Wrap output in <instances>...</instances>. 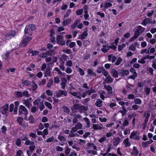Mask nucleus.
Returning a JSON list of instances; mask_svg holds the SVG:
<instances>
[{
  "instance_id": "obj_1",
  "label": "nucleus",
  "mask_w": 156,
  "mask_h": 156,
  "mask_svg": "<svg viewBox=\"0 0 156 156\" xmlns=\"http://www.w3.org/2000/svg\"><path fill=\"white\" fill-rule=\"evenodd\" d=\"M36 27L34 24H30L27 25L24 29V34H27L31 31H32L35 30Z\"/></svg>"
},
{
  "instance_id": "obj_2",
  "label": "nucleus",
  "mask_w": 156,
  "mask_h": 156,
  "mask_svg": "<svg viewBox=\"0 0 156 156\" xmlns=\"http://www.w3.org/2000/svg\"><path fill=\"white\" fill-rule=\"evenodd\" d=\"M145 28L140 26H138L136 27L135 32V35L136 37H138L144 31Z\"/></svg>"
},
{
  "instance_id": "obj_3",
  "label": "nucleus",
  "mask_w": 156,
  "mask_h": 156,
  "mask_svg": "<svg viewBox=\"0 0 156 156\" xmlns=\"http://www.w3.org/2000/svg\"><path fill=\"white\" fill-rule=\"evenodd\" d=\"M16 34V32L15 31H9L5 34V38L7 40H9L14 37Z\"/></svg>"
},
{
  "instance_id": "obj_4",
  "label": "nucleus",
  "mask_w": 156,
  "mask_h": 156,
  "mask_svg": "<svg viewBox=\"0 0 156 156\" xmlns=\"http://www.w3.org/2000/svg\"><path fill=\"white\" fill-rule=\"evenodd\" d=\"M26 34H24L23 37L22 45L24 47L27 45L28 42L31 40L32 38L30 37H27L26 36Z\"/></svg>"
},
{
  "instance_id": "obj_5",
  "label": "nucleus",
  "mask_w": 156,
  "mask_h": 156,
  "mask_svg": "<svg viewBox=\"0 0 156 156\" xmlns=\"http://www.w3.org/2000/svg\"><path fill=\"white\" fill-rule=\"evenodd\" d=\"M9 110V104H6L3 105L2 107L0 108V112H2V114H4L6 116L8 115V113L7 112Z\"/></svg>"
},
{
  "instance_id": "obj_6",
  "label": "nucleus",
  "mask_w": 156,
  "mask_h": 156,
  "mask_svg": "<svg viewBox=\"0 0 156 156\" xmlns=\"http://www.w3.org/2000/svg\"><path fill=\"white\" fill-rule=\"evenodd\" d=\"M63 37L61 35H58L56 37L57 43L61 46L65 45L66 43L63 39Z\"/></svg>"
},
{
  "instance_id": "obj_7",
  "label": "nucleus",
  "mask_w": 156,
  "mask_h": 156,
  "mask_svg": "<svg viewBox=\"0 0 156 156\" xmlns=\"http://www.w3.org/2000/svg\"><path fill=\"white\" fill-rule=\"evenodd\" d=\"M67 95V92L66 90H60L56 93V96L57 98L61 97L66 96Z\"/></svg>"
},
{
  "instance_id": "obj_8",
  "label": "nucleus",
  "mask_w": 156,
  "mask_h": 156,
  "mask_svg": "<svg viewBox=\"0 0 156 156\" xmlns=\"http://www.w3.org/2000/svg\"><path fill=\"white\" fill-rule=\"evenodd\" d=\"M74 108L75 109L86 110V107L83 105H80L78 104H76L74 105Z\"/></svg>"
},
{
  "instance_id": "obj_9",
  "label": "nucleus",
  "mask_w": 156,
  "mask_h": 156,
  "mask_svg": "<svg viewBox=\"0 0 156 156\" xmlns=\"http://www.w3.org/2000/svg\"><path fill=\"white\" fill-rule=\"evenodd\" d=\"M130 138H133L136 140H139V136L137 134L136 132L133 131L131 134L130 136Z\"/></svg>"
},
{
  "instance_id": "obj_10",
  "label": "nucleus",
  "mask_w": 156,
  "mask_h": 156,
  "mask_svg": "<svg viewBox=\"0 0 156 156\" xmlns=\"http://www.w3.org/2000/svg\"><path fill=\"white\" fill-rule=\"evenodd\" d=\"M14 103L15 107L13 113L15 115L17 114V109L19 105V102L18 101H16L14 102Z\"/></svg>"
},
{
  "instance_id": "obj_11",
  "label": "nucleus",
  "mask_w": 156,
  "mask_h": 156,
  "mask_svg": "<svg viewBox=\"0 0 156 156\" xmlns=\"http://www.w3.org/2000/svg\"><path fill=\"white\" fill-rule=\"evenodd\" d=\"M61 80L62 82L60 84V85L61 86V88L62 89H64L66 87V84L67 83V80L65 78H62Z\"/></svg>"
},
{
  "instance_id": "obj_12",
  "label": "nucleus",
  "mask_w": 156,
  "mask_h": 156,
  "mask_svg": "<svg viewBox=\"0 0 156 156\" xmlns=\"http://www.w3.org/2000/svg\"><path fill=\"white\" fill-rule=\"evenodd\" d=\"M108 61H112V63L114 62L116 59V57L113 55V54H110L108 55Z\"/></svg>"
},
{
  "instance_id": "obj_13",
  "label": "nucleus",
  "mask_w": 156,
  "mask_h": 156,
  "mask_svg": "<svg viewBox=\"0 0 156 156\" xmlns=\"http://www.w3.org/2000/svg\"><path fill=\"white\" fill-rule=\"evenodd\" d=\"M80 22V19H77L74 22V23L71 25V28L72 29H73L77 27L78 23Z\"/></svg>"
},
{
  "instance_id": "obj_14",
  "label": "nucleus",
  "mask_w": 156,
  "mask_h": 156,
  "mask_svg": "<svg viewBox=\"0 0 156 156\" xmlns=\"http://www.w3.org/2000/svg\"><path fill=\"white\" fill-rule=\"evenodd\" d=\"M111 75L114 78H117L119 76V73L118 72L114 69H112L111 72Z\"/></svg>"
},
{
  "instance_id": "obj_15",
  "label": "nucleus",
  "mask_w": 156,
  "mask_h": 156,
  "mask_svg": "<svg viewBox=\"0 0 156 156\" xmlns=\"http://www.w3.org/2000/svg\"><path fill=\"white\" fill-rule=\"evenodd\" d=\"M20 110L24 112V114L26 116L28 114V112L24 106L23 105H20Z\"/></svg>"
},
{
  "instance_id": "obj_16",
  "label": "nucleus",
  "mask_w": 156,
  "mask_h": 156,
  "mask_svg": "<svg viewBox=\"0 0 156 156\" xmlns=\"http://www.w3.org/2000/svg\"><path fill=\"white\" fill-rule=\"evenodd\" d=\"M114 79L112 78L109 75L106 78L105 81L108 83H112Z\"/></svg>"
},
{
  "instance_id": "obj_17",
  "label": "nucleus",
  "mask_w": 156,
  "mask_h": 156,
  "mask_svg": "<svg viewBox=\"0 0 156 156\" xmlns=\"http://www.w3.org/2000/svg\"><path fill=\"white\" fill-rule=\"evenodd\" d=\"M105 88L108 91V93L110 94H112V87L110 85H105Z\"/></svg>"
},
{
  "instance_id": "obj_18",
  "label": "nucleus",
  "mask_w": 156,
  "mask_h": 156,
  "mask_svg": "<svg viewBox=\"0 0 156 156\" xmlns=\"http://www.w3.org/2000/svg\"><path fill=\"white\" fill-rule=\"evenodd\" d=\"M103 101L100 99H97L95 105L98 107H101L102 105Z\"/></svg>"
},
{
  "instance_id": "obj_19",
  "label": "nucleus",
  "mask_w": 156,
  "mask_h": 156,
  "mask_svg": "<svg viewBox=\"0 0 156 156\" xmlns=\"http://www.w3.org/2000/svg\"><path fill=\"white\" fill-rule=\"evenodd\" d=\"M115 140L113 142V145L114 146H116L118 145L121 141L120 138L119 137H117L115 138Z\"/></svg>"
},
{
  "instance_id": "obj_20",
  "label": "nucleus",
  "mask_w": 156,
  "mask_h": 156,
  "mask_svg": "<svg viewBox=\"0 0 156 156\" xmlns=\"http://www.w3.org/2000/svg\"><path fill=\"white\" fill-rule=\"evenodd\" d=\"M150 21H151V20L149 18H146L142 21L141 24L144 26H146L147 24L150 23Z\"/></svg>"
},
{
  "instance_id": "obj_21",
  "label": "nucleus",
  "mask_w": 156,
  "mask_h": 156,
  "mask_svg": "<svg viewBox=\"0 0 156 156\" xmlns=\"http://www.w3.org/2000/svg\"><path fill=\"white\" fill-rule=\"evenodd\" d=\"M71 20L70 18H68L66 20H64L62 22V25L63 26H65L69 25L71 22Z\"/></svg>"
},
{
  "instance_id": "obj_22",
  "label": "nucleus",
  "mask_w": 156,
  "mask_h": 156,
  "mask_svg": "<svg viewBox=\"0 0 156 156\" xmlns=\"http://www.w3.org/2000/svg\"><path fill=\"white\" fill-rule=\"evenodd\" d=\"M88 75H92L96 77L97 76V74L93 71L90 69H88L87 70Z\"/></svg>"
},
{
  "instance_id": "obj_23",
  "label": "nucleus",
  "mask_w": 156,
  "mask_h": 156,
  "mask_svg": "<svg viewBox=\"0 0 156 156\" xmlns=\"http://www.w3.org/2000/svg\"><path fill=\"white\" fill-rule=\"evenodd\" d=\"M139 152L136 148L135 147H133V150L131 152V154L134 155V156H137Z\"/></svg>"
},
{
  "instance_id": "obj_24",
  "label": "nucleus",
  "mask_w": 156,
  "mask_h": 156,
  "mask_svg": "<svg viewBox=\"0 0 156 156\" xmlns=\"http://www.w3.org/2000/svg\"><path fill=\"white\" fill-rule=\"evenodd\" d=\"M101 51L104 53L107 52L109 50L108 46H107V44L103 45L102 48L101 49Z\"/></svg>"
},
{
  "instance_id": "obj_25",
  "label": "nucleus",
  "mask_w": 156,
  "mask_h": 156,
  "mask_svg": "<svg viewBox=\"0 0 156 156\" xmlns=\"http://www.w3.org/2000/svg\"><path fill=\"white\" fill-rule=\"evenodd\" d=\"M46 54H47V55L49 56H52L54 53V50L53 49H51L46 51L45 52Z\"/></svg>"
},
{
  "instance_id": "obj_26",
  "label": "nucleus",
  "mask_w": 156,
  "mask_h": 156,
  "mask_svg": "<svg viewBox=\"0 0 156 156\" xmlns=\"http://www.w3.org/2000/svg\"><path fill=\"white\" fill-rule=\"evenodd\" d=\"M44 76L45 77L48 76H51V70L50 68H47L44 73Z\"/></svg>"
},
{
  "instance_id": "obj_27",
  "label": "nucleus",
  "mask_w": 156,
  "mask_h": 156,
  "mask_svg": "<svg viewBox=\"0 0 156 156\" xmlns=\"http://www.w3.org/2000/svg\"><path fill=\"white\" fill-rule=\"evenodd\" d=\"M88 36V33L85 31H84L81 34L79 35L80 37V39H83L85 38Z\"/></svg>"
},
{
  "instance_id": "obj_28",
  "label": "nucleus",
  "mask_w": 156,
  "mask_h": 156,
  "mask_svg": "<svg viewBox=\"0 0 156 156\" xmlns=\"http://www.w3.org/2000/svg\"><path fill=\"white\" fill-rule=\"evenodd\" d=\"M28 52L29 53H31L32 56L37 55L39 53V51H33L30 50H29Z\"/></svg>"
},
{
  "instance_id": "obj_29",
  "label": "nucleus",
  "mask_w": 156,
  "mask_h": 156,
  "mask_svg": "<svg viewBox=\"0 0 156 156\" xmlns=\"http://www.w3.org/2000/svg\"><path fill=\"white\" fill-rule=\"evenodd\" d=\"M153 142L152 139H150V140L146 142H144L142 143V145L144 147H146L147 145Z\"/></svg>"
},
{
  "instance_id": "obj_30",
  "label": "nucleus",
  "mask_w": 156,
  "mask_h": 156,
  "mask_svg": "<svg viewBox=\"0 0 156 156\" xmlns=\"http://www.w3.org/2000/svg\"><path fill=\"white\" fill-rule=\"evenodd\" d=\"M119 74L121 76H123L124 75H127V70L124 71L123 70H121L119 71Z\"/></svg>"
},
{
  "instance_id": "obj_31",
  "label": "nucleus",
  "mask_w": 156,
  "mask_h": 156,
  "mask_svg": "<svg viewBox=\"0 0 156 156\" xmlns=\"http://www.w3.org/2000/svg\"><path fill=\"white\" fill-rule=\"evenodd\" d=\"M112 5V4L110 2H108L107 1H106L105 3L104 9H105L109 7H111Z\"/></svg>"
},
{
  "instance_id": "obj_32",
  "label": "nucleus",
  "mask_w": 156,
  "mask_h": 156,
  "mask_svg": "<svg viewBox=\"0 0 156 156\" xmlns=\"http://www.w3.org/2000/svg\"><path fill=\"white\" fill-rule=\"evenodd\" d=\"M22 83L27 86H29L31 85V82L28 80H25L22 81Z\"/></svg>"
},
{
  "instance_id": "obj_33",
  "label": "nucleus",
  "mask_w": 156,
  "mask_h": 156,
  "mask_svg": "<svg viewBox=\"0 0 156 156\" xmlns=\"http://www.w3.org/2000/svg\"><path fill=\"white\" fill-rule=\"evenodd\" d=\"M22 97L23 96H25L26 98H29L30 95L29 94V92L28 91L25 90L23 92H22Z\"/></svg>"
},
{
  "instance_id": "obj_34",
  "label": "nucleus",
  "mask_w": 156,
  "mask_h": 156,
  "mask_svg": "<svg viewBox=\"0 0 156 156\" xmlns=\"http://www.w3.org/2000/svg\"><path fill=\"white\" fill-rule=\"evenodd\" d=\"M105 70V69L103 67H100L98 68L96 72L100 74L101 73H103V71Z\"/></svg>"
},
{
  "instance_id": "obj_35",
  "label": "nucleus",
  "mask_w": 156,
  "mask_h": 156,
  "mask_svg": "<svg viewBox=\"0 0 156 156\" xmlns=\"http://www.w3.org/2000/svg\"><path fill=\"white\" fill-rule=\"evenodd\" d=\"M112 45H109L108 44H107V46H108L109 50L110 49H112L114 51H115L117 49V46L114 45V44H112Z\"/></svg>"
},
{
  "instance_id": "obj_36",
  "label": "nucleus",
  "mask_w": 156,
  "mask_h": 156,
  "mask_svg": "<svg viewBox=\"0 0 156 156\" xmlns=\"http://www.w3.org/2000/svg\"><path fill=\"white\" fill-rule=\"evenodd\" d=\"M15 95L17 98H21L22 97V93L21 91H16Z\"/></svg>"
},
{
  "instance_id": "obj_37",
  "label": "nucleus",
  "mask_w": 156,
  "mask_h": 156,
  "mask_svg": "<svg viewBox=\"0 0 156 156\" xmlns=\"http://www.w3.org/2000/svg\"><path fill=\"white\" fill-rule=\"evenodd\" d=\"M138 44L136 43H135L129 47V49L132 51H134L135 50V47L136 46V45Z\"/></svg>"
},
{
  "instance_id": "obj_38",
  "label": "nucleus",
  "mask_w": 156,
  "mask_h": 156,
  "mask_svg": "<svg viewBox=\"0 0 156 156\" xmlns=\"http://www.w3.org/2000/svg\"><path fill=\"white\" fill-rule=\"evenodd\" d=\"M65 154L66 155H68L70 151V149L68 146H66L65 147Z\"/></svg>"
},
{
  "instance_id": "obj_39",
  "label": "nucleus",
  "mask_w": 156,
  "mask_h": 156,
  "mask_svg": "<svg viewBox=\"0 0 156 156\" xmlns=\"http://www.w3.org/2000/svg\"><path fill=\"white\" fill-rule=\"evenodd\" d=\"M23 104L27 107H29L30 102L28 99H25L23 101Z\"/></svg>"
},
{
  "instance_id": "obj_40",
  "label": "nucleus",
  "mask_w": 156,
  "mask_h": 156,
  "mask_svg": "<svg viewBox=\"0 0 156 156\" xmlns=\"http://www.w3.org/2000/svg\"><path fill=\"white\" fill-rule=\"evenodd\" d=\"M29 120V123L31 124H33L34 123L35 120L34 117L32 115H30Z\"/></svg>"
},
{
  "instance_id": "obj_41",
  "label": "nucleus",
  "mask_w": 156,
  "mask_h": 156,
  "mask_svg": "<svg viewBox=\"0 0 156 156\" xmlns=\"http://www.w3.org/2000/svg\"><path fill=\"white\" fill-rule=\"evenodd\" d=\"M53 81L52 79H50L47 84V87L49 88L51 87L53 83Z\"/></svg>"
},
{
  "instance_id": "obj_42",
  "label": "nucleus",
  "mask_w": 156,
  "mask_h": 156,
  "mask_svg": "<svg viewBox=\"0 0 156 156\" xmlns=\"http://www.w3.org/2000/svg\"><path fill=\"white\" fill-rule=\"evenodd\" d=\"M88 95H90L92 93L96 92L95 90L91 87L89 90H87Z\"/></svg>"
},
{
  "instance_id": "obj_43",
  "label": "nucleus",
  "mask_w": 156,
  "mask_h": 156,
  "mask_svg": "<svg viewBox=\"0 0 156 156\" xmlns=\"http://www.w3.org/2000/svg\"><path fill=\"white\" fill-rule=\"evenodd\" d=\"M83 9H81L77 10L76 11V14L77 15H80L83 13Z\"/></svg>"
},
{
  "instance_id": "obj_44",
  "label": "nucleus",
  "mask_w": 156,
  "mask_h": 156,
  "mask_svg": "<svg viewBox=\"0 0 156 156\" xmlns=\"http://www.w3.org/2000/svg\"><path fill=\"white\" fill-rule=\"evenodd\" d=\"M2 133L3 134H6V131L7 130V128L5 126H3L1 128Z\"/></svg>"
},
{
  "instance_id": "obj_45",
  "label": "nucleus",
  "mask_w": 156,
  "mask_h": 156,
  "mask_svg": "<svg viewBox=\"0 0 156 156\" xmlns=\"http://www.w3.org/2000/svg\"><path fill=\"white\" fill-rule=\"evenodd\" d=\"M32 83L34 84L32 85V89L34 91H35L37 88V85L34 81H33Z\"/></svg>"
},
{
  "instance_id": "obj_46",
  "label": "nucleus",
  "mask_w": 156,
  "mask_h": 156,
  "mask_svg": "<svg viewBox=\"0 0 156 156\" xmlns=\"http://www.w3.org/2000/svg\"><path fill=\"white\" fill-rule=\"evenodd\" d=\"M92 127L95 130H97L98 129H101V127L100 126L96 124H93Z\"/></svg>"
},
{
  "instance_id": "obj_47",
  "label": "nucleus",
  "mask_w": 156,
  "mask_h": 156,
  "mask_svg": "<svg viewBox=\"0 0 156 156\" xmlns=\"http://www.w3.org/2000/svg\"><path fill=\"white\" fill-rule=\"evenodd\" d=\"M35 147V146L34 145V143L33 144H31L30 146L29 147V149L31 152H32L34 150Z\"/></svg>"
},
{
  "instance_id": "obj_48",
  "label": "nucleus",
  "mask_w": 156,
  "mask_h": 156,
  "mask_svg": "<svg viewBox=\"0 0 156 156\" xmlns=\"http://www.w3.org/2000/svg\"><path fill=\"white\" fill-rule=\"evenodd\" d=\"M62 58L64 61H67L69 59L68 56L67 55L63 54L62 55Z\"/></svg>"
},
{
  "instance_id": "obj_49",
  "label": "nucleus",
  "mask_w": 156,
  "mask_h": 156,
  "mask_svg": "<svg viewBox=\"0 0 156 156\" xmlns=\"http://www.w3.org/2000/svg\"><path fill=\"white\" fill-rule=\"evenodd\" d=\"M44 104L45 106L48 107L50 109H52V107L51 105L49 102L46 101L44 102Z\"/></svg>"
},
{
  "instance_id": "obj_50",
  "label": "nucleus",
  "mask_w": 156,
  "mask_h": 156,
  "mask_svg": "<svg viewBox=\"0 0 156 156\" xmlns=\"http://www.w3.org/2000/svg\"><path fill=\"white\" fill-rule=\"evenodd\" d=\"M34 142L31 141H30L28 139L26 140L25 143V144L26 145H30L31 144H33Z\"/></svg>"
},
{
  "instance_id": "obj_51",
  "label": "nucleus",
  "mask_w": 156,
  "mask_h": 156,
  "mask_svg": "<svg viewBox=\"0 0 156 156\" xmlns=\"http://www.w3.org/2000/svg\"><path fill=\"white\" fill-rule=\"evenodd\" d=\"M122 58L120 57H119L118 58L117 60V61L115 63V65L116 66H118L121 63L122 61Z\"/></svg>"
},
{
  "instance_id": "obj_52",
  "label": "nucleus",
  "mask_w": 156,
  "mask_h": 156,
  "mask_svg": "<svg viewBox=\"0 0 156 156\" xmlns=\"http://www.w3.org/2000/svg\"><path fill=\"white\" fill-rule=\"evenodd\" d=\"M70 12L71 10L70 9H68L66 13V14L64 15L63 16V18L64 19H65L66 18H67L68 17H69L70 14Z\"/></svg>"
},
{
  "instance_id": "obj_53",
  "label": "nucleus",
  "mask_w": 156,
  "mask_h": 156,
  "mask_svg": "<svg viewBox=\"0 0 156 156\" xmlns=\"http://www.w3.org/2000/svg\"><path fill=\"white\" fill-rule=\"evenodd\" d=\"M126 45L124 44H122V45H120L118 46V49L119 51H121L123 48Z\"/></svg>"
},
{
  "instance_id": "obj_54",
  "label": "nucleus",
  "mask_w": 156,
  "mask_h": 156,
  "mask_svg": "<svg viewBox=\"0 0 156 156\" xmlns=\"http://www.w3.org/2000/svg\"><path fill=\"white\" fill-rule=\"evenodd\" d=\"M44 108V106L43 103V101L40 103L39 109L40 111H42Z\"/></svg>"
},
{
  "instance_id": "obj_55",
  "label": "nucleus",
  "mask_w": 156,
  "mask_h": 156,
  "mask_svg": "<svg viewBox=\"0 0 156 156\" xmlns=\"http://www.w3.org/2000/svg\"><path fill=\"white\" fill-rule=\"evenodd\" d=\"M65 64V62L63 61H62L60 63L59 66L60 69H62V71H64L65 70V68L64 65Z\"/></svg>"
},
{
  "instance_id": "obj_56",
  "label": "nucleus",
  "mask_w": 156,
  "mask_h": 156,
  "mask_svg": "<svg viewBox=\"0 0 156 156\" xmlns=\"http://www.w3.org/2000/svg\"><path fill=\"white\" fill-rule=\"evenodd\" d=\"M147 71L148 72H149L150 73V74L151 75H153V69L152 68H151V67H147Z\"/></svg>"
},
{
  "instance_id": "obj_57",
  "label": "nucleus",
  "mask_w": 156,
  "mask_h": 156,
  "mask_svg": "<svg viewBox=\"0 0 156 156\" xmlns=\"http://www.w3.org/2000/svg\"><path fill=\"white\" fill-rule=\"evenodd\" d=\"M41 99L40 98L36 99L33 102V104L34 105H37L39 103L41 102Z\"/></svg>"
},
{
  "instance_id": "obj_58",
  "label": "nucleus",
  "mask_w": 156,
  "mask_h": 156,
  "mask_svg": "<svg viewBox=\"0 0 156 156\" xmlns=\"http://www.w3.org/2000/svg\"><path fill=\"white\" fill-rule=\"evenodd\" d=\"M16 144L18 146H20L21 145V142L20 139H17L16 141Z\"/></svg>"
},
{
  "instance_id": "obj_59",
  "label": "nucleus",
  "mask_w": 156,
  "mask_h": 156,
  "mask_svg": "<svg viewBox=\"0 0 156 156\" xmlns=\"http://www.w3.org/2000/svg\"><path fill=\"white\" fill-rule=\"evenodd\" d=\"M62 52L67 54H69L71 52V50L70 49H63L62 50Z\"/></svg>"
},
{
  "instance_id": "obj_60",
  "label": "nucleus",
  "mask_w": 156,
  "mask_h": 156,
  "mask_svg": "<svg viewBox=\"0 0 156 156\" xmlns=\"http://www.w3.org/2000/svg\"><path fill=\"white\" fill-rule=\"evenodd\" d=\"M14 105L13 103H12L10 105L9 109V111L10 112H12L13 111H14Z\"/></svg>"
},
{
  "instance_id": "obj_61",
  "label": "nucleus",
  "mask_w": 156,
  "mask_h": 156,
  "mask_svg": "<svg viewBox=\"0 0 156 156\" xmlns=\"http://www.w3.org/2000/svg\"><path fill=\"white\" fill-rule=\"evenodd\" d=\"M66 65L67 66L71 67L73 65L72 61L71 60L68 61L66 62Z\"/></svg>"
},
{
  "instance_id": "obj_62",
  "label": "nucleus",
  "mask_w": 156,
  "mask_h": 156,
  "mask_svg": "<svg viewBox=\"0 0 156 156\" xmlns=\"http://www.w3.org/2000/svg\"><path fill=\"white\" fill-rule=\"evenodd\" d=\"M58 139L61 141H64L65 140L66 138L62 136L58 135Z\"/></svg>"
},
{
  "instance_id": "obj_63",
  "label": "nucleus",
  "mask_w": 156,
  "mask_h": 156,
  "mask_svg": "<svg viewBox=\"0 0 156 156\" xmlns=\"http://www.w3.org/2000/svg\"><path fill=\"white\" fill-rule=\"evenodd\" d=\"M39 57L42 58H46L47 57L45 52L41 53L39 55Z\"/></svg>"
},
{
  "instance_id": "obj_64",
  "label": "nucleus",
  "mask_w": 156,
  "mask_h": 156,
  "mask_svg": "<svg viewBox=\"0 0 156 156\" xmlns=\"http://www.w3.org/2000/svg\"><path fill=\"white\" fill-rule=\"evenodd\" d=\"M65 71L67 73H70L72 72V69L70 67H67L66 68Z\"/></svg>"
}]
</instances>
